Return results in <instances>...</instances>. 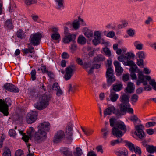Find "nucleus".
I'll use <instances>...</instances> for the list:
<instances>
[{
    "label": "nucleus",
    "instance_id": "1",
    "mask_svg": "<svg viewBox=\"0 0 156 156\" xmlns=\"http://www.w3.org/2000/svg\"><path fill=\"white\" fill-rule=\"evenodd\" d=\"M49 99L45 94L40 95L37 102L34 104L35 108L40 110L44 109L49 104Z\"/></svg>",
    "mask_w": 156,
    "mask_h": 156
},
{
    "label": "nucleus",
    "instance_id": "2",
    "mask_svg": "<svg viewBox=\"0 0 156 156\" xmlns=\"http://www.w3.org/2000/svg\"><path fill=\"white\" fill-rule=\"evenodd\" d=\"M126 129L124 123L122 122H119L112 128V134L117 137H121L125 133Z\"/></svg>",
    "mask_w": 156,
    "mask_h": 156
},
{
    "label": "nucleus",
    "instance_id": "3",
    "mask_svg": "<svg viewBox=\"0 0 156 156\" xmlns=\"http://www.w3.org/2000/svg\"><path fill=\"white\" fill-rule=\"evenodd\" d=\"M135 55L133 53L127 52L125 54H122L119 56L117 59L120 62H122L123 64L125 66L131 64L133 61L130 60L132 58H134Z\"/></svg>",
    "mask_w": 156,
    "mask_h": 156
},
{
    "label": "nucleus",
    "instance_id": "4",
    "mask_svg": "<svg viewBox=\"0 0 156 156\" xmlns=\"http://www.w3.org/2000/svg\"><path fill=\"white\" fill-rule=\"evenodd\" d=\"M11 105V101L9 98H6L5 100L0 99V111L4 115H8V108Z\"/></svg>",
    "mask_w": 156,
    "mask_h": 156
},
{
    "label": "nucleus",
    "instance_id": "5",
    "mask_svg": "<svg viewBox=\"0 0 156 156\" xmlns=\"http://www.w3.org/2000/svg\"><path fill=\"white\" fill-rule=\"evenodd\" d=\"M94 39L92 41L93 44L96 46L99 44H107V42L105 41L103 38H102V32L99 30H95L94 32Z\"/></svg>",
    "mask_w": 156,
    "mask_h": 156
},
{
    "label": "nucleus",
    "instance_id": "6",
    "mask_svg": "<svg viewBox=\"0 0 156 156\" xmlns=\"http://www.w3.org/2000/svg\"><path fill=\"white\" fill-rule=\"evenodd\" d=\"M129 96L126 94L120 97L119 99L121 103L120 105L121 110L125 111L126 108L130 106L129 103Z\"/></svg>",
    "mask_w": 156,
    "mask_h": 156
},
{
    "label": "nucleus",
    "instance_id": "7",
    "mask_svg": "<svg viewBox=\"0 0 156 156\" xmlns=\"http://www.w3.org/2000/svg\"><path fill=\"white\" fill-rule=\"evenodd\" d=\"M151 79L150 76L144 75L142 71H140L138 72V77L136 80V84L138 86L143 84V85L146 86L147 84V80Z\"/></svg>",
    "mask_w": 156,
    "mask_h": 156
},
{
    "label": "nucleus",
    "instance_id": "8",
    "mask_svg": "<svg viewBox=\"0 0 156 156\" xmlns=\"http://www.w3.org/2000/svg\"><path fill=\"white\" fill-rule=\"evenodd\" d=\"M76 61L79 64L83 65L84 68L86 69L89 74H92L93 73L94 67L92 66H91V62H90L83 64L82 60L79 58H76Z\"/></svg>",
    "mask_w": 156,
    "mask_h": 156
},
{
    "label": "nucleus",
    "instance_id": "9",
    "mask_svg": "<svg viewBox=\"0 0 156 156\" xmlns=\"http://www.w3.org/2000/svg\"><path fill=\"white\" fill-rule=\"evenodd\" d=\"M41 37V34L39 33L31 34L30 38V44L34 46L39 45Z\"/></svg>",
    "mask_w": 156,
    "mask_h": 156
},
{
    "label": "nucleus",
    "instance_id": "10",
    "mask_svg": "<svg viewBox=\"0 0 156 156\" xmlns=\"http://www.w3.org/2000/svg\"><path fill=\"white\" fill-rule=\"evenodd\" d=\"M137 64L140 67L143 68L144 66V59H145L146 55L143 51H139L136 53Z\"/></svg>",
    "mask_w": 156,
    "mask_h": 156
},
{
    "label": "nucleus",
    "instance_id": "11",
    "mask_svg": "<svg viewBox=\"0 0 156 156\" xmlns=\"http://www.w3.org/2000/svg\"><path fill=\"white\" fill-rule=\"evenodd\" d=\"M46 137V132L38 129V131L35 133L34 140L36 142H39L45 140Z\"/></svg>",
    "mask_w": 156,
    "mask_h": 156
},
{
    "label": "nucleus",
    "instance_id": "12",
    "mask_svg": "<svg viewBox=\"0 0 156 156\" xmlns=\"http://www.w3.org/2000/svg\"><path fill=\"white\" fill-rule=\"evenodd\" d=\"M37 116V113L36 111H30L27 114L26 117V120L28 124L34 123L36 120Z\"/></svg>",
    "mask_w": 156,
    "mask_h": 156
},
{
    "label": "nucleus",
    "instance_id": "13",
    "mask_svg": "<svg viewBox=\"0 0 156 156\" xmlns=\"http://www.w3.org/2000/svg\"><path fill=\"white\" fill-rule=\"evenodd\" d=\"M113 69L111 67L108 68L106 72V77L108 82L111 84L115 81V79L114 76Z\"/></svg>",
    "mask_w": 156,
    "mask_h": 156
},
{
    "label": "nucleus",
    "instance_id": "14",
    "mask_svg": "<svg viewBox=\"0 0 156 156\" xmlns=\"http://www.w3.org/2000/svg\"><path fill=\"white\" fill-rule=\"evenodd\" d=\"M105 56L101 54L98 55L94 58L93 62H91V66H93L94 69H98L100 67V65L98 64H95V62L103 61L105 60Z\"/></svg>",
    "mask_w": 156,
    "mask_h": 156
},
{
    "label": "nucleus",
    "instance_id": "15",
    "mask_svg": "<svg viewBox=\"0 0 156 156\" xmlns=\"http://www.w3.org/2000/svg\"><path fill=\"white\" fill-rule=\"evenodd\" d=\"M135 127L137 131L135 132L134 133L139 137L140 138L142 139L144 137V133L143 130L144 126L142 124L138 125H135Z\"/></svg>",
    "mask_w": 156,
    "mask_h": 156
},
{
    "label": "nucleus",
    "instance_id": "16",
    "mask_svg": "<svg viewBox=\"0 0 156 156\" xmlns=\"http://www.w3.org/2000/svg\"><path fill=\"white\" fill-rule=\"evenodd\" d=\"M75 66L73 65L70 66L66 69V73L64 78L66 80H69L73 74V72L75 71Z\"/></svg>",
    "mask_w": 156,
    "mask_h": 156
},
{
    "label": "nucleus",
    "instance_id": "17",
    "mask_svg": "<svg viewBox=\"0 0 156 156\" xmlns=\"http://www.w3.org/2000/svg\"><path fill=\"white\" fill-rule=\"evenodd\" d=\"M75 34H69L68 35H65L62 39V41L65 44H68L71 42H73L75 39Z\"/></svg>",
    "mask_w": 156,
    "mask_h": 156
},
{
    "label": "nucleus",
    "instance_id": "18",
    "mask_svg": "<svg viewBox=\"0 0 156 156\" xmlns=\"http://www.w3.org/2000/svg\"><path fill=\"white\" fill-rule=\"evenodd\" d=\"M64 132L61 130L58 131L55 134L53 139L54 142L57 143L61 141L64 137Z\"/></svg>",
    "mask_w": 156,
    "mask_h": 156
},
{
    "label": "nucleus",
    "instance_id": "19",
    "mask_svg": "<svg viewBox=\"0 0 156 156\" xmlns=\"http://www.w3.org/2000/svg\"><path fill=\"white\" fill-rule=\"evenodd\" d=\"M4 87L6 89L10 92H18L19 91V89L12 84L7 83L4 85Z\"/></svg>",
    "mask_w": 156,
    "mask_h": 156
},
{
    "label": "nucleus",
    "instance_id": "20",
    "mask_svg": "<svg viewBox=\"0 0 156 156\" xmlns=\"http://www.w3.org/2000/svg\"><path fill=\"white\" fill-rule=\"evenodd\" d=\"M115 111V108L113 105L108 106L107 108L104 112V117H105L107 115H110L112 113H114Z\"/></svg>",
    "mask_w": 156,
    "mask_h": 156
},
{
    "label": "nucleus",
    "instance_id": "21",
    "mask_svg": "<svg viewBox=\"0 0 156 156\" xmlns=\"http://www.w3.org/2000/svg\"><path fill=\"white\" fill-rule=\"evenodd\" d=\"M38 129L42 130L43 131H45L46 133L48 131L50 128V124L48 122H44L41 123L38 126Z\"/></svg>",
    "mask_w": 156,
    "mask_h": 156
},
{
    "label": "nucleus",
    "instance_id": "22",
    "mask_svg": "<svg viewBox=\"0 0 156 156\" xmlns=\"http://www.w3.org/2000/svg\"><path fill=\"white\" fill-rule=\"evenodd\" d=\"M83 32L84 35L88 38H91L93 37V31L87 27H85L83 29Z\"/></svg>",
    "mask_w": 156,
    "mask_h": 156
},
{
    "label": "nucleus",
    "instance_id": "23",
    "mask_svg": "<svg viewBox=\"0 0 156 156\" xmlns=\"http://www.w3.org/2000/svg\"><path fill=\"white\" fill-rule=\"evenodd\" d=\"M113 64L115 67V71L118 73L121 74L123 72V69L121 66L120 63L117 61H115Z\"/></svg>",
    "mask_w": 156,
    "mask_h": 156
},
{
    "label": "nucleus",
    "instance_id": "24",
    "mask_svg": "<svg viewBox=\"0 0 156 156\" xmlns=\"http://www.w3.org/2000/svg\"><path fill=\"white\" fill-rule=\"evenodd\" d=\"M109 98V101L113 102H115L119 98V95L112 90H111Z\"/></svg>",
    "mask_w": 156,
    "mask_h": 156
},
{
    "label": "nucleus",
    "instance_id": "25",
    "mask_svg": "<svg viewBox=\"0 0 156 156\" xmlns=\"http://www.w3.org/2000/svg\"><path fill=\"white\" fill-rule=\"evenodd\" d=\"M135 89V85L134 83L131 82H129L126 89V91L127 93H131L133 92Z\"/></svg>",
    "mask_w": 156,
    "mask_h": 156
},
{
    "label": "nucleus",
    "instance_id": "26",
    "mask_svg": "<svg viewBox=\"0 0 156 156\" xmlns=\"http://www.w3.org/2000/svg\"><path fill=\"white\" fill-rule=\"evenodd\" d=\"M133 44L135 48L136 49L141 50L143 49L144 44L140 41L139 40L135 41L134 42Z\"/></svg>",
    "mask_w": 156,
    "mask_h": 156
},
{
    "label": "nucleus",
    "instance_id": "27",
    "mask_svg": "<svg viewBox=\"0 0 156 156\" xmlns=\"http://www.w3.org/2000/svg\"><path fill=\"white\" fill-rule=\"evenodd\" d=\"M66 136L69 140H72V136L73 135V129L72 126H68L66 128Z\"/></svg>",
    "mask_w": 156,
    "mask_h": 156
},
{
    "label": "nucleus",
    "instance_id": "28",
    "mask_svg": "<svg viewBox=\"0 0 156 156\" xmlns=\"http://www.w3.org/2000/svg\"><path fill=\"white\" fill-rule=\"evenodd\" d=\"M128 154V150L125 148L120 149L116 152L117 156H126Z\"/></svg>",
    "mask_w": 156,
    "mask_h": 156
},
{
    "label": "nucleus",
    "instance_id": "29",
    "mask_svg": "<svg viewBox=\"0 0 156 156\" xmlns=\"http://www.w3.org/2000/svg\"><path fill=\"white\" fill-rule=\"evenodd\" d=\"M5 28L6 29H12L13 28L12 20L11 19L7 20L4 25Z\"/></svg>",
    "mask_w": 156,
    "mask_h": 156
},
{
    "label": "nucleus",
    "instance_id": "30",
    "mask_svg": "<svg viewBox=\"0 0 156 156\" xmlns=\"http://www.w3.org/2000/svg\"><path fill=\"white\" fill-rule=\"evenodd\" d=\"M133 62L131 64L127 65V66H130L131 67L129 69V70L131 73H135L136 69L138 67L135 63L133 61Z\"/></svg>",
    "mask_w": 156,
    "mask_h": 156
},
{
    "label": "nucleus",
    "instance_id": "31",
    "mask_svg": "<svg viewBox=\"0 0 156 156\" xmlns=\"http://www.w3.org/2000/svg\"><path fill=\"white\" fill-rule=\"evenodd\" d=\"M86 42V39L83 35H80L78 38V42L81 44H84Z\"/></svg>",
    "mask_w": 156,
    "mask_h": 156
},
{
    "label": "nucleus",
    "instance_id": "32",
    "mask_svg": "<svg viewBox=\"0 0 156 156\" xmlns=\"http://www.w3.org/2000/svg\"><path fill=\"white\" fill-rule=\"evenodd\" d=\"M122 83L114 84L113 85V90L115 91H119L122 89Z\"/></svg>",
    "mask_w": 156,
    "mask_h": 156
},
{
    "label": "nucleus",
    "instance_id": "33",
    "mask_svg": "<svg viewBox=\"0 0 156 156\" xmlns=\"http://www.w3.org/2000/svg\"><path fill=\"white\" fill-rule=\"evenodd\" d=\"M34 133V130L32 127H30L28 129L27 131V135L29 137V139L31 138L33 136Z\"/></svg>",
    "mask_w": 156,
    "mask_h": 156
},
{
    "label": "nucleus",
    "instance_id": "34",
    "mask_svg": "<svg viewBox=\"0 0 156 156\" xmlns=\"http://www.w3.org/2000/svg\"><path fill=\"white\" fill-rule=\"evenodd\" d=\"M130 119L131 121L133 122L134 125H135L136 124H139L141 122L140 120L137 116L135 115H132L130 117Z\"/></svg>",
    "mask_w": 156,
    "mask_h": 156
},
{
    "label": "nucleus",
    "instance_id": "35",
    "mask_svg": "<svg viewBox=\"0 0 156 156\" xmlns=\"http://www.w3.org/2000/svg\"><path fill=\"white\" fill-rule=\"evenodd\" d=\"M34 48L33 47H30L28 48H25L22 50V51L23 53L27 54L28 53H32L33 52V51L34 50Z\"/></svg>",
    "mask_w": 156,
    "mask_h": 156
},
{
    "label": "nucleus",
    "instance_id": "36",
    "mask_svg": "<svg viewBox=\"0 0 156 156\" xmlns=\"http://www.w3.org/2000/svg\"><path fill=\"white\" fill-rule=\"evenodd\" d=\"M57 5V8L58 9H61L63 7L64 0H55Z\"/></svg>",
    "mask_w": 156,
    "mask_h": 156
},
{
    "label": "nucleus",
    "instance_id": "37",
    "mask_svg": "<svg viewBox=\"0 0 156 156\" xmlns=\"http://www.w3.org/2000/svg\"><path fill=\"white\" fill-rule=\"evenodd\" d=\"M73 28L75 30H77L80 27V23L78 21L75 20L73 21L72 23Z\"/></svg>",
    "mask_w": 156,
    "mask_h": 156
},
{
    "label": "nucleus",
    "instance_id": "38",
    "mask_svg": "<svg viewBox=\"0 0 156 156\" xmlns=\"http://www.w3.org/2000/svg\"><path fill=\"white\" fill-rule=\"evenodd\" d=\"M19 133L22 135V139L25 142H27L29 140V137L27 135H26L25 133H24L22 131H19Z\"/></svg>",
    "mask_w": 156,
    "mask_h": 156
},
{
    "label": "nucleus",
    "instance_id": "39",
    "mask_svg": "<svg viewBox=\"0 0 156 156\" xmlns=\"http://www.w3.org/2000/svg\"><path fill=\"white\" fill-rule=\"evenodd\" d=\"M77 45L75 43L72 44L70 46V52L73 53L77 50Z\"/></svg>",
    "mask_w": 156,
    "mask_h": 156
},
{
    "label": "nucleus",
    "instance_id": "40",
    "mask_svg": "<svg viewBox=\"0 0 156 156\" xmlns=\"http://www.w3.org/2000/svg\"><path fill=\"white\" fill-rule=\"evenodd\" d=\"M81 129L84 133L87 136L91 135L94 132L93 130L92 129H88L86 130L82 127H81Z\"/></svg>",
    "mask_w": 156,
    "mask_h": 156
},
{
    "label": "nucleus",
    "instance_id": "41",
    "mask_svg": "<svg viewBox=\"0 0 156 156\" xmlns=\"http://www.w3.org/2000/svg\"><path fill=\"white\" fill-rule=\"evenodd\" d=\"M101 131L103 133V138L106 139L107 138V136L109 133V131L108 130L107 128L106 127L102 129Z\"/></svg>",
    "mask_w": 156,
    "mask_h": 156
},
{
    "label": "nucleus",
    "instance_id": "42",
    "mask_svg": "<svg viewBox=\"0 0 156 156\" xmlns=\"http://www.w3.org/2000/svg\"><path fill=\"white\" fill-rule=\"evenodd\" d=\"M126 145L128 147L130 151H133L135 147L134 144L131 142L127 141L126 142Z\"/></svg>",
    "mask_w": 156,
    "mask_h": 156
},
{
    "label": "nucleus",
    "instance_id": "43",
    "mask_svg": "<svg viewBox=\"0 0 156 156\" xmlns=\"http://www.w3.org/2000/svg\"><path fill=\"white\" fill-rule=\"evenodd\" d=\"M103 51L105 55L108 56L110 57L112 55L111 52L109 49L107 47H105L103 48Z\"/></svg>",
    "mask_w": 156,
    "mask_h": 156
},
{
    "label": "nucleus",
    "instance_id": "44",
    "mask_svg": "<svg viewBox=\"0 0 156 156\" xmlns=\"http://www.w3.org/2000/svg\"><path fill=\"white\" fill-rule=\"evenodd\" d=\"M153 22V19L150 16H148L144 21L145 24L146 25H150L151 23Z\"/></svg>",
    "mask_w": 156,
    "mask_h": 156
},
{
    "label": "nucleus",
    "instance_id": "45",
    "mask_svg": "<svg viewBox=\"0 0 156 156\" xmlns=\"http://www.w3.org/2000/svg\"><path fill=\"white\" fill-rule=\"evenodd\" d=\"M122 141V139H119L115 140H112L110 142V144L111 145L113 146L119 144Z\"/></svg>",
    "mask_w": 156,
    "mask_h": 156
},
{
    "label": "nucleus",
    "instance_id": "46",
    "mask_svg": "<svg viewBox=\"0 0 156 156\" xmlns=\"http://www.w3.org/2000/svg\"><path fill=\"white\" fill-rule=\"evenodd\" d=\"M60 37V35L58 33H54L51 35V38L54 40H58Z\"/></svg>",
    "mask_w": 156,
    "mask_h": 156
},
{
    "label": "nucleus",
    "instance_id": "47",
    "mask_svg": "<svg viewBox=\"0 0 156 156\" xmlns=\"http://www.w3.org/2000/svg\"><path fill=\"white\" fill-rule=\"evenodd\" d=\"M138 96L135 94H134L132 95L131 97V101L132 104H134L135 103H136L138 100Z\"/></svg>",
    "mask_w": 156,
    "mask_h": 156
},
{
    "label": "nucleus",
    "instance_id": "48",
    "mask_svg": "<svg viewBox=\"0 0 156 156\" xmlns=\"http://www.w3.org/2000/svg\"><path fill=\"white\" fill-rule=\"evenodd\" d=\"M133 151H134L136 154H138L140 156L141 153V151L140 147L137 146H135Z\"/></svg>",
    "mask_w": 156,
    "mask_h": 156
},
{
    "label": "nucleus",
    "instance_id": "49",
    "mask_svg": "<svg viewBox=\"0 0 156 156\" xmlns=\"http://www.w3.org/2000/svg\"><path fill=\"white\" fill-rule=\"evenodd\" d=\"M17 37L21 39L23 38L24 37V35L23 30H19L17 33Z\"/></svg>",
    "mask_w": 156,
    "mask_h": 156
},
{
    "label": "nucleus",
    "instance_id": "50",
    "mask_svg": "<svg viewBox=\"0 0 156 156\" xmlns=\"http://www.w3.org/2000/svg\"><path fill=\"white\" fill-rule=\"evenodd\" d=\"M154 147L153 146L148 145L147 147V151L151 153H153L154 152Z\"/></svg>",
    "mask_w": 156,
    "mask_h": 156
},
{
    "label": "nucleus",
    "instance_id": "51",
    "mask_svg": "<svg viewBox=\"0 0 156 156\" xmlns=\"http://www.w3.org/2000/svg\"><path fill=\"white\" fill-rule=\"evenodd\" d=\"M82 149L79 147L76 148V152L74 153L75 156H81L82 154Z\"/></svg>",
    "mask_w": 156,
    "mask_h": 156
},
{
    "label": "nucleus",
    "instance_id": "52",
    "mask_svg": "<svg viewBox=\"0 0 156 156\" xmlns=\"http://www.w3.org/2000/svg\"><path fill=\"white\" fill-rule=\"evenodd\" d=\"M129 79V73L124 74L122 77V80L124 82L127 81Z\"/></svg>",
    "mask_w": 156,
    "mask_h": 156
},
{
    "label": "nucleus",
    "instance_id": "53",
    "mask_svg": "<svg viewBox=\"0 0 156 156\" xmlns=\"http://www.w3.org/2000/svg\"><path fill=\"white\" fill-rule=\"evenodd\" d=\"M37 2V0H25V3L26 5H30L32 4L36 3Z\"/></svg>",
    "mask_w": 156,
    "mask_h": 156
},
{
    "label": "nucleus",
    "instance_id": "54",
    "mask_svg": "<svg viewBox=\"0 0 156 156\" xmlns=\"http://www.w3.org/2000/svg\"><path fill=\"white\" fill-rule=\"evenodd\" d=\"M127 24V22L126 21H124L122 23L118 25V27L119 29L123 28L126 27Z\"/></svg>",
    "mask_w": 156,
    "mask_h": 156
},
{
    "label": "nucleus",
    "instance_id": "55",
    "mask_svg": "<svg viewBox=\"0 0 156 156\" xmlns=\"http://www.w3.org/2000/svg\"><path fill=\"white\" fill-rule=\"evenodd\" d=\"M9 134L11 136L15 137L17 135L16 131L13 129H10L9 131Z\"/></svg>",
    "mask_w": 156,
    "mask_h": 156
},
{
    "label": "nucleus",
    "instance_id": "56",
    "mask_svg": "<svg viewBox=\"0 0 156 156\" xmlns=\"http://www.w3.org/2000/svg\"><path fill=\"white\" fill-rule=\"evenodd\" d=\"M151 71L150 69L147 67H145L144 68L142 72L143 73H144L145 74L148 75L151 73Z\"/></svg>",
    "mask_w": 156,
    "mask_h": 156
},
{
    "label": "nucleus",
    "instance_id": "57",
    "mask_svg": "<svg viewBox=\"0 0 156 156\" xmlns=\"http://www.w3.org/2000/svg\"><path fill=\"white\" fill-rule=\"evenodd\" d=\"M156 125V122H149L146 124L145 126L147 127L153 126Z\"/></svg>",
    "mask_w": 156,
    "mask_h": 156
},
{
    "label": "nucleus",
    "instance_id": "58",
    "mask_svg": "<svg viewBox=\"0 0 156 156\" xmlns=\"http://www.w3.org/2000/svg\"><path fill=\"white\" fill-rule=\"evenodd\" d=\"M31 77L33 80H34L36 79V71L35 70H32L30 73Z\"/></svg>",
    "mask_w": 156,
    "mask_h": 156
},
{
    "label": "nucleus",
    "instance_id": "59",
    "mask_svg": "<svg viewBox=\"0 0 156 156\" xmlns=\"http://www.w3.org/2000/svg\"><path fill=\"white\" fill-rule=\"evenodd\" d=\"M60 88L58 84L57 83H54L52 86V90H56Z\"/></svg>",
    "mask_w": 156,
    "mask_h": 156
},
{
    "label": "nucleus",
    "instance_id": "60",
    "mask_svg": "<svg viewBox=\"0 0 156 156\" xmlns=\"http://www.w3.org/2000/svg\"><path fill=\"white\" fill-rule=\"evenodd\" d=\"M63 154L66 156H72V152L68 150L63 151Z\"/></svg>",
    "mask_w": 156,
    "mask_h": 156
},
{
    "label": "nucleus",
    "instance_id": "61",
    "mask_svg": "<svg viewBox=\"0 0 156 156\" xmlns=\"http://www.w3.org/2000/svg\"><path fill=\"white\" fill-rule=\"evenodd\" d=\"M127 33L129 36L133 37L135 34V31L134 30L130 29L128 30Z\"/></svg>",
    "mask_w": 156,
    "mask_h": 156
},
{
    "label": "nucleus",
    "instance_id": "62",
    "mask_svg": "<svg viewBox=\"0 0 156 156\" xmlns=\"http://www.w3.org/2000/svg\"><path fill=\"white\" fill-rule=\"evenodd\" d=\"M105 27L108 29H114L115 26L112 23H109Z\"/></svg>",
    "mask_w": 156,
    "mask_h": 156
},
{
    "label": "nucleus",
    "instance_id": "63",
    "mask_svg": "<svg viewBox=\"0 0 156 156\" xmlns=\"http://www.w3.org/2000/svg\"><path fill=\"white\" fill-rule=\"evenodd\" d=\"M23 154V151L21 150H19L16 151L15 156H21Z\"/></svg>",
    "mask_w": 156,
    "mask_h": 156
},
{
    "label": "nucleus",
    "instance_id": "64",
    "mask_svg": "<svg viewBox=\"0 0 156 156\" xmlns=\"http://www.w3.org/2000/svg\"><path fill=\"white\" fill-rule=\"evenodd\" d=\"M3 156H11L10 150L9 149L6 150L3 153Z\"/></svg>",
    "mask_w": 156,
    "mask_h": 156
}]
</instances>
